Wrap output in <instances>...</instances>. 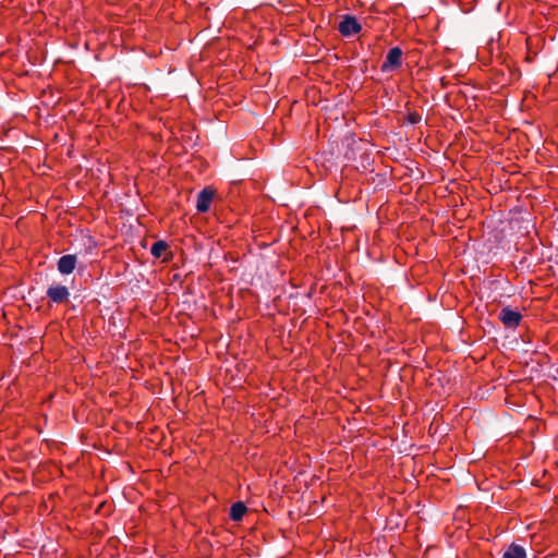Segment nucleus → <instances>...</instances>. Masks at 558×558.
I'll list each match as a JSON object with an SVG mask.
<instances>
[{"instance_id": "5", "label": "nucleus", "mask_w": 558, "mask_h": 558, "mask_svg": "<svg viewBox=\"0 0 558 558\" xmlns=\"http://www.w3.org/2000/svg\"><path fill=\"white\" fill-rule=\"evenodd\" d=\"M215 196V191L210 187L203 189L198 195L196 201V209L198 213H207L210 208L211 202Z\"/></svg>"}, {"instance_id": "2", "label": "nucleus", "mask_w": 558, "mask_h": 558, "mask_svg": "<svg viewBox=\"0 0 558 558\" xmlns=\"http://www.w3.org/2000/svg\"><path fill=\"white\" fill-rule=\"evenodd\" d=\"M361 29H362L361 24L359 23L356 17L351 14H345L338 25V32L343 37H350V36L356 35L361 32Z\"/></svg>"}, {"instance_id": "7", "label": "nucleus", "mask_w": 558, "mask_h": 558, "mask_svg": "<svg viewBox=\"0 0 558 558\" xmlns=\"http://www.w3.org/2000/svg\"><path fill=\"white\" fill-rule=\"evenodd\" d=\"M502 558H526V553L522 546L512 543L505 550Z\"/></svg>"}, {"instance_id": "1", "label": "nucleus", "mask_w": 558, "mask_h": 558, "mask_svg": "<svg viewBox=\"0 0 558 558\" xmlns=\"http://www.w3.org/2000/svg\"><path fill=\"white\" fill-rule=\"evenodd\" d=\"M402 56L403 52L401 48L393 47L389 49L386 59L380 66V71L386 73L399 69L402 65Z\"/></svg>"}, {"instance_id": "6", "label": "nucleus", "mask_w": 558, "mask_h": 558, "mask_svg": "<svg viewBox=\"0 0 558 558\" xmlns=\"http://www.w3.org/2000/svg\"><path fill=\"white\" fill-rule=\"evenodd\" d=\"M77 258L76 255L68 254L63 255L58 260V270L62 275H70L76 267Z\"/></svg>"}, {"instance_id": "10", "label": "nucleus", "mask_w": 558, "mask_h": 558, "mask_svg": "<svg viewBox=\"0 0 558 558\" xmlns=\"http://www.w3.org/2000/svg\"><path fill=\"white\" fill-rule=\"evenodd\" d=\"M408 121L412 124H416L421 121V116L417 112H411L408 114Z\"/></svg>"}, {"instance_id": "4", "label": "nucleus", "mask_w": 558, "mask_h": 558, "mask_svg": "<svg viewBox=\"0 0 558 558\" xmlns=\"http://www.w3.org/2000/svg\"><path fill=\"white\" fill-rule=\"evenodd\" d=\"M46 293L51 302L58 303V304L68 302L69 296H70V292H69L68 288L62 284H56V286L49 287Z\"/></svg>"}, {"instance_id": "8", "label": "nucleus", "mask_w": 558, "mask_h": 558, "mask_svg": "<svg viewBox=\"0 0 558 558\" xmlns=\"http://www.w3.org/2000/svg\"><path fill=\"white\" fill-rule=\"evenodd\" d=\"M247 508L242 501L234 502L230 508V519L241 521L246 513Z\"/></svg>"}, {"instance_id": "3", "label": "nucleus", "mask_w": 558, "mask_h": 558, "mask_svg": "<svg viewBox=\"0 0 558 558\" xmlns=\"http://www.w3.org/2000/svg\"><path fill=\"white\" fill-rule=\"evenodd\" d=\"M498 318L506 328L515 329L522 320V315L520 312L507 306L500 310Z\"/></svg>"}, {"instance_id": "9", "label": "nucleus", "mask_w": 558, "mask_h": 558, "mask_svg": "<svg viewBox=\"0 0 558 558\" xmlns=\"http://www.w3.org/2000/svg\"><path fill=\"white\" fill-rule=\"evenodd\" d=\"M168 247L169 245L166 241L159 240L151 245L150 253L155 258H160Z\"/></svg>"}]
</instances>
